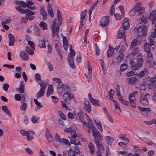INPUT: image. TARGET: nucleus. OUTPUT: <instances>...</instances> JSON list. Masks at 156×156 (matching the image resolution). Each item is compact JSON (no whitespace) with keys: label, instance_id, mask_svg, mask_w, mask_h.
Instances as JSON below:
<instances>
[{"label":"nucleus","instance_id":"72a5a7b5","mask_svg":"<svg viewBox=\"0 0 156 156\" xmlns=\"http://www.w3.org/2000/svg\"><path fill=\"white\" fill-rule=\"evenodd\" d=\"M41 28L43 30H46L47 29L48 26L46 23L44 22H41L39 24Z\"/></svg>","mask_w":156,"mask_h":156},{"label":"nucleus","instance_id":"6e6552de","mask_svg":"<svg viewBox=\"0 0 156 156\" xmlns=\"http://www.w3.org/2000/svg\"><path fill=\"white\" fill-rule=\"evenodd\" d=\"M84 109L88 113H90L91 110V105L89 101L87 99H85L84 101Z\"/></svg>","mask_w":156,"mask_h":156},{"label":"nucleus","instance_id":"a18cd8bd","mask_svg":"<svg viewBox=\"0 0 156 156\" xmlns=\"http://www.w3.org/2000/svg\"><path fill=\"white\" fill-rule=\"evenodd\" d=\"M106 140L108 144H111L114 140L110 136H107L106 137Z\"/></svg>","mask_w":156,"mask_h":156},{"label":"nucleus","instance_id":"e2e57ef3","mask_svg":"<svg viewBox=\"0 0 156 156\" xmlns=\"http://www.w3.org/2000/svg\"><path fill=\"white\" fill-rule=\"evenodd\" d=\"M9 87V84L7 83H5L3 84L2 88L4 91L7 92L8 91Z\"/></svg>","mask_w":156,"mask_h":156},{"label":"nucleus","instance_id":"864d4df0","mask_svg":"<svg viewBox=\"0 0 156 156\" xmlns=\"http://www.w3.org/2000/svg\"><path fill=\"white\" fill-rule=\"evenodd\" d=\"M96 6H95V5H94V4H93L91 7L90 9L89 10V15L90 19H91V14H92V11L94 10V8L96 7Z\"/></svg>","mask_w":156,"mask_h":156},{"label":"nucleus","instance_id":"052dcab7","mask_svg":"<svg viewBox=\"0 0 156 156\" xmlns=\"http://www.w3.org/2000/svg\"><path fill=\"white\" fill-rule=\"evenodd\" d=\"M144 8L143 7L140 8L139 9H136V10L138 11V15H141L144 12Z\"/></svg>","mask_w":156,"mask_h":156},{"label":"nucleus","instance_id":"f3484780","mask_svg":"<svg viewBox=\"0 0 156 156\" xmlns=\"http://www.w3.org/2000/svg\"><path fill=\"white\" fill-rule=\"evenodd\" d=\"M47 10L49 15L51 17H53L54 16V13L52 10V5L50 3L48 4Z\"/></svg>","mask_w":156,"mask_h":156},{"label":"nucleus","instance_id":"9b49d317","mask_svg":"<svg viewBox=\"0 0 156 156\" xmlns=\"http://www.w3.org/2000/svg\"><path fill=\"white\" fill-rule=\"evenodd\" d=\"M87 14V10H85L83 11L81 13L80 15V24L81 26L80 27V28L81 27H82L83 25V23L84 20L85 19V17Z\"/></svg>","mask_w":156,"mask_h":156},{"label":"nucleus","instance_id":"774afa93","mask_svg":"<svg viewBox=\"0 0 156 156\" xmlns=\"http://www.w3.org/2000/svg\"><path fill=\"white\" fill-rule=\"evenodd\" d=\"M68 154L69 156H75V153L71 148L69 150Z\"/></svg>","mask_w":156,"mask_h":156},{"label":"nucleus","instance_id":"603ef678","mask_svg":"<svg viewBox=\"0 0 156 156\" xmlns=\"http://www.w3.org/2000/svg\"><path fill=\"white\" fill-rule=\"evenodd\" d=\"M127 68V64L124 63L122 64L120 66V71L123 72L126 70Z\"/></svg>","mask_w":156,"mask_h":156},{"label":"nucleus","instance_id":"20e7f679","mask_svg":"<svg viewBox=\"0 0 156 156\" xmlns=\"http://www.w3.org/2000/svg\"><path fill=\"white\" fill-rule=\"evenodd\" d=\"M93 136L94 137L95 141L98 143V141H102V137L99 131L94 126H92Z\"/></svg>","mask_w":156,"mask_h":156},{"label":"nucleus","instance_id":"13d9d810","mask_svg":"<svg viewBox=\"0 0 156 156\" xmlns=\"http://www.w3.org/2000/svg\"><path fill=\"white\" fill-rule=\"evenodd\" d=\"M154 32L152 33L150 37V38L154 39L156 37V27H154Z\"/></svg>","mask_w":156,"mask_h":156},{"label":"nucleus","instance_id":"a19ab883","mask_svg":"<svg viewBox=\"0 0 156 156\" xmlns=\"http://www.w3.org/2000/svg\"><path fill=\"white\" fill-rule=\"evenodd\" d=\"M34 101L35 104L38 106V107H37L35 108L36 111L38 110L41 107H42V105L36 99H34Z\"/></svg>","mask_w":156,"mask_h":156},{"label":"nucleus","instance_id":"680f3d73","mask_svg":"<svg viewBox=\"0 0 156 156\" xmlns=\"http://www.w3.org/2000/svg\"><path fill=\"white\" fill-rule=\"evenodd\" d=\"M58 113L61 119H62L65 120H66V117L64 114H63L61 111H58Z\"/></svg>","mask_w":156,"mask_h":156},{"label":"nucleus","instance_id":"69168bd1","mask_svg":"<svg viewBox=\"0 0 156 156\" xmlns=\"http://www.w3.org/2000/svg\"><path fill=\"white\" fill-rule=\"evenodd\" d=\"M25 13L26 15H34V12L28 9H26Z\"/></svg>","mask_w":156,"mask_h":156},{"label":"nucleus","instance_id":"79ce46f5","mask_svg":"<svg viewBox=\"0 0 156 156\" xmlns=\"http://www.w3.org/2000/svg\"><path fill=\"white\" fill-rule=\"evenodd\" d=\"M87 67L88 70H89V76H90V77L91 78V77L92 70L91 67L90 66V63L88 61H87Z\"/></svg>","mask_w":156,"mask_h":156},{"label":"nucleus","instance_id":"473e14b6","mask_svg":"<svg viewBox=\"0 0 156 156\" xmlns=\"http://www.w3.org/2000/svg\"><path fill=\"white\" fill-rule=\"evenodd\" d=\"M89 101L94 105L99 106V101L94 98H89Z\"/></svg>","mask_w":156,"mask_h":156},{"label":"nucleus","instance_id":"338daca9","mask_svg":"<svg viewBox=\"0 0 156 156\" xmlns=\"http://www.w3.org/2000/svg\"><path fill=\"white\" fill-rule=\"evenodd\" d=\"M78 136V135L75 132L73 131L71 133V137L70 138V139H75L76 137H77V136Z\"/></svg>","mask_w":156,"mask_h":156},{"label":"nucleus","instance_id":"f8f14e48","mask_svg":"<svg viewBox=\"0 0 156 156\" xmlns=\"http://www.w3.org/2000/svg\"><path fill=\"white\" fill-rule=\"evenodd\" d=\"M126 29L123 27H121L118 31L117 38L121 39L123 37Z\"/></svg>","mask_w":156,"mask_h":156},{"label":"nucleus","instance_id":"39448f33","mask_svg":"<svg viewBox=\"0 0 156 156\" xmlns=\"http://www.w3.org/2000/svg\"><path fill=\"white\" fill-rule=\"evenodd\" d=\"M61 86L66 93L63 94L64 98H73V95L70 92L71 91V89L69 86L65 85L64 84L61 85Z\"/></svg>","mask_w":156,"mask_h":156},{"label":"nucleus","instance_id":"f704fd0d","mask_svg":"<svg viewBox=\"0 0 156 156\" xmlns=\"http://www.w3.org/2000/svg\"><path fill=\"white\" fill-rule=\"evenodd\" d=\"M113 98H110V99L114 102L115 109L118 112H120L121 109L119 107V103L116 101L113 100Z\"/></svg>","mask_w":156,"mask_h":156},{"label":"nucleus","instance_id":"e433bc0d","mask_svg":"<svg viewBox=\"0 0 156 156\" xmlns=\"http://www.w3.org/2000/svg\"><path fill=\"white\" fill-rule=\"evenodd\" d=\"M38 46L41 48H45L46 46L45 44V41L44 39L40 40L39 42Z\"/></svg>","mask_w":156,"mask_h":156},{"label":"nucleus","instance_id":"393cba45","mask_svg":"<svg viewBox=\"0 0 156 156\" xmlns=\"http://www.w3.org/2000/svg\"><path fill=\"white\" fill-rule=\"evenodd\" d=\"M53 92V86L49 85L48 87L46 95L47 97H49Z\"/></svg>","mask_w":156,"mask_h":156},{"label":"nucleus","instance_id":"9d476101","mask_svg":"<svg viewBox=\"0 0 156 156\" xmlns=\"http://www.w3.org/2000/svg\"><path fill=\"white\" fill-rule=\"evenodd\" d=\"M15 100L16 101H21V102L23 103L21 107V109L23 111H25L27 108V104L24 103L25 102V98H15Z\"/></svg>","mask_w":156,"mask_h":156},{"label":"nucleus","instance_id":"a211bd4d","mask_svg":"<svg viewBox=\"0 0 156 156\" xmlns=\"http://www.w3.org/2000/svg\"><path fill=\"white\" fill-rule=\"evenodd\" d=\"M72 98H66L65 99H64L63 100H62L61 102H62V106L66 108H67L68 106L66 104H69Z\"/></svg>","mask_w":156,"mask_h":156},{"label":"nucleus","instance_id":"ddd939ff","mask_svg":"<svg viewBox=\"0 0 156 156\" xmlns=\"http://www.w3.org/2000/svg\"><path fill=\"white\" fill-rule=\"evenodd\" d=\"M138 108L141 111V113L144 114V113L146 114L145 115H147V113L149 112H150L151 111V109L150 108H143L140 106H138Z\"/></svg>","mask_w":156,"mask_h":156},{"label":"nucleus","instance_id":"2eb2a0df","mask_svg":"<svg viewBox=\"0 0 156 156\" xmlns=\"http://www.w3.org/2000/svg\"><path fill=\"white\" fill-rule=\"evenodd\" d=\"M34 4V2L30 1H27L26 2L27 7L31 10L35 9L36 6Z\"/></svg>","mask_w":156,"mask_h":156},{"label":"nucleus","instance_id":"7c9ffc66","mask_svg":"<svg viewBox=\"0 0 156 156\" xmlns=\"http://www.w3.org/2000/svg\"><path fill=\"white\" fill-rule=\"evenodd\" d=\"M151 46L149 43H145L144 46V51L147 52H151Z\"/></svg>","mask_w":156,"mask_h":156},{"label":"nucleus","instance_id":"c756f323","mask_svg":"<svg viewBox=\"0 0 156 156\" xmlns=\"http://www.w3.org/2000/svg\"><path fill=\"white\" fill-rule=\"evenodd\" d=\"M2 109L4 112L7 114L10 117H11V112L8 109L7 106H3L2 107Z\"/></svg>","mask_w":156,"mask_h":156},{"label":"nucleus","instance_id":"423d86ee","mask_svg":"<svg viewBox=\"0 0 156 156\" xmlns=\"http://www.w3.org/2000/svg\"><path fill=\"white\" fill-rule=\"evenodd\" d=\"M109 18L108 16H104L101 19L100 25L102 27H104L107 26L109 22Z\"/></svg>","mask_w":156,"mask_h":156},{"label":"nucleus","instance_id":"de8ad7c7","mask_svg":"<svg viewBox=\"0 0 156 156\" xmlns=\"http://www.w3.org/2000/svg\"><path fill=\"white\" fill-rule=\"evenodd\" d=\"M44 94V90L40 89L39 91L37 94L36 96L37 97H40L43 96Z\"/></svg>","mask_w":156,"mask_h":156},{"label":"nucleus","instance_id":"c85d7f7f","mask_svg":"<svg viewBox=\"0 0 156 156\" xmlns=\"http://www.w3.org/2000/svg\"><path fill=\"white\" fill-rule=\"evenodd\" d=\"M38 84L40 85L41 89L45 90L47 86V84L41 80L38 81Z\"/></svg>","mask_w":156,"mask_h":156},{"label":"nucleus","instance_id":"cd10ccee","mask_svg":"<svg viewBox=\"0 0 156 156\" xmlns=\"http://www.w3.org/2000/svg\"><path fill=\"white\" fill-rule=\"evenodd\" d=\"M141 42H140L137 41V40L136 39H134L131 43V45L130 46V48L131 50L134 49V48H135L137 46V44H140Z\"/></svg>","mask_w":156,"mask_h":156},{"label":"nucleus","instance_id":"ea45409f","mask_svg":"<svg viewBox=\"0 0 156 156\" xmlns=\"http://www.w3.org/2000/svg\"><path fill=\"white\" fill-rule=\"evenodd\" d=\"M124 57V54L122 53H120L119 55V56L117 58V63H120L123 60Z\"/></svg>","mask_w":156,"mask_h":156},{"label":"nucleus","instance_id":"4c0bfd02","mask_svg":"<svg viewBox=\"0 0 156 156\" xmlns=\"http://www.w3.org/2000/svg\"><path fill=\"white\" fill-rule=\"evenodd\" d=\"M55 49H56L57 51L58 52V53L61 58V60H62V54L61 52L60 51V48L59 47V46L58 45V44H56L55 45Z\"/></svg>","mask_w":156,"mask_h":156},{"label":"nucleus","instance_id":"6e6d98bb","mask_svg":"<svg viewBox=\"0 0 156 156\" xmlns=\"http://www.w3.org/2000/svg\"><path fill=\"white\" fill-rule=\"evenodd\" d=\"M78 115L80 119V120L82 122H83L84 120L83 119L84 115L83 113L82 112H79L78 113Z\"/></svg>","mask_w":156,"mask_h":156},{"label":"nucleus","instance_id":"5fc2aeb1","mask_svg":"<svg viewBox=\"0 0 156 156\" xmlns=\"http://www.w3.org/2000/svg\"><path fill=\"white\" fill-rule=\"evenodd\" d=\"M26 51L28 54L30 55H33L34 54L33 50H32L30 47H26Z\"/></svg>","mask_w":156,"mask_h":156},{"label":"nucleus","instance_id":"49530a36","mask_svg":"<svg viewBox=\"0 0 156 156\" xmlns=\"http://www.w3.org/2000/svg\"><path fill=\"white\" fill-rule=\"evenodd\" d=\"M57 90L58 93V94L60 95L62 94L63 92V89H62V88L61 86V85L59 84L57 86Z\"/></svg>","mask_w":156,"mask_h":156},{"label":"nucleus","instance_id":"37998d69","mask_svg":"<svg viewBox=\"0 0 156 156\" xmlns=\"http://www.w3.org/2000/svg\"><path fill=\"white\" fill-rule=\"evenodd\" d=\"M16 9L20 12L21 13H25L26 9L24 10L20 6H18L15 7Z\"/></svg>","mask_w":156,"mask_h":156},{"label":"nucleus","instance_id":"58836bf2","mask_svg":"<svg viewBox=\"0 0 156 156\" xmlns=\"http://www.w3.org/2000/svg\"><path fill=\"white\" fill-rule=\"evenodd\" d=\"M70 141L71 143L72 144H74L76 146L80 145V142L79 140L77 139H70Z\"/></svg>","mask_w":156,"mask_h":156},{"label":"nucleus","instance_id":"4be33fe9","mask_svg":"<svg viewBox=\"0 0 156 156\" xmlns=\"http://www.w3.org/2000/svg\"><path fill=\"white\" fill-rule=\"evenodd\" d=\"M148 72L146 69H144L143 70L141 71L138 74V76L140 78H141L145 76H147Z\"/></svg>","mask_w":156,"mask_h":156},{"label":"nucleus","instance_id":"aec40b11","mask_svg":"<svg viewBox=\"0 0 156 156\" xmlns=\"http://www.w3.org/2000/svg\"><path fill=\"white\" fill-rule=\"evenodd\" d=\"M9 45L13 46L14 43L15 41V38L14 36L12 34H9Z\"/></svg>","mask_w":156,"mask_h":156},{"label":"nucleus","instance_id":"4d7b16f0","mask_svg":"<svg viewBox=\"0 0 156 156\" xmlns=\"http://www.w3.org/2000/svg\"><path fill=\"white\" fill-rule=\"evenodd\" d=\"M129 98V101L130 103L131 106L133 108H135L136 107V104L134 102V100L132 98Z\"/></svg>","mask_w":156,"mask_h":156},{"label":"nucleus","instance_id":"c9c22d12","mask_svg":"<svg viewBox=\"0 0 156 156\" xmlns=\"http://www.w3.org/2000/svg\"><path fill=\"white\" fill-rule=\"evenodd\" d=\"M114 49L113 48H112L110 45L109 47V49L108 50L107 54L108 57L112 56L113 54Z\"/></svg>","mask_w":156,"mask_h":156},{"label":"nucleus","instance_id":"f03ea898","mask_svg":"<svg viewBox=\"0 0 156 156\" xmlns=\"http://www.w3.org/2000/svg\"><path fill=\"white\" fill-rule=\"evenodd\" d=\"M130 63L131 65L132 69L134 70H136L142 67L144 64V59L137 58V63L131 59L130 61Z\"/></svg>","mask_w":156,"mask_h":156},{"label":"nucleus","instance_id":"2f4dec72","mask_svg":"<svg viewBox=\"0 0 156 156\" xmlns=\"http://www.w3.org/2000/svg\"><path fill=\"white\" fill-rule=\"evenodd\" d=\"M27 135V138L28 140L30 141L33 139L34 138V133L32 131H29L28 132Z\"/></svg>","mask_w":156,"mask_h":156},{"label":"nucleus","instance_id":"4468645a","mask_svg":"<svg viewBox=\"0 0 156 156\" xmlns=\"http://www.w3.org/2000/svg\"><path fill=\"white\" fill-rule=\"evenodd\" d=\"M68 59L70 67L73 69L75 68L76 67L74 63V58L73 56L71 55L68 56Z\"/></svg>","mask_w":156,"mask_h":156},{"label":"nucleus","instance_id":"412c9836","mask_svg":"<svg viewBox=\"0 0 156 156\" xmlns=\"http://www.w3.org/2000/svg\"><path fill=\"white\" fill-rule=\"evenodd\" d=\"M128 83L131 85H133L137 81V79L135 77L132 76L127 79Z\"/></svg>","mask_w":156,"mask_h":156},{"label":"nucleus","instance_id":"f257e3e1","mask_svg":"<svg viewBox=\"0 0 156 156\" xmlns=\"http://www.w3.org/2000/svg\"><path fill=\"white\" fill-rule=\"evenodd\" d=\"M56 17L57 20L56 19L54 20L51 26V28L52 37H56V38L58 39L59 37L60 26L62 25V18L59 10H57Z\"/></svg>","mask_w":156,"mask_h":156},{"label":"nucleus","instance_id":"a878e982","mask_svg":"<svg viewBox=\"0 0 156 156\" xmlns=\"http://www.w3.org/2000/svg\"><path fill=\"white\" fill-rule=\"evenodd\" d=\"M88 146L90 153L92 154H94L95 152V149L93 143L91 142H90L88 144Z\"/></svg>","mask_w":156,"mask_h":156},{"label":"nucleus","instance_id":"3c124183","mask_svg":"<svg viewBox=\"0 0 156 156\" xmlns=\"http://www.w3.org/2000/svg\"><path fill=\"white\" fill-rule=\"evenodd\" d=\"M140 101L143 104L146 105L148 103V101L147 98H141Z\"/></svg>","mask_w":156,"mask_h":156},{"label":"nucleus","instance_id":"1a4fd4ad","mask_svg":"<svg viewBox=\"0 0 156 156\" xmlns=\"http://www.w3.org/2000/svg\"><path fill=\"white\" fill-rule=\"evenodd\" d=\"M40 12L41 15L42 16V20L44 21L46 20L47 19L48 15L44 6L40 8Z\"/></svg>","mask_w":156,"mask_h":156},{"label":"nucleus","instance_id":"0eeeda50","mask_svg":"<svg viewBox=\"0 0 156 156\" xmlns=\"http://www.w3.org/2000/svg\"><path fill=\"white\" fill-rule=\"evenodd\" d=\"M149 19L152 21V23L155 24V27H156V10H154L151 12Z\"/></svg>","mask_w":156,"mask_h":156},{"label":"nucleus","instance_id":"8fccbe9b","mask_svg":"<svg viewBox=\"0 0 156 156\" xmlns=\"http://www.w3.org/2000/svg\"><path fill=\"white\" fill-rule=\"evenodd\" d=\"M138 21H140L139 23H140L141 21L144 23L145 24L147 23V19L146 17L143 16L141 19L140 18L137 20Z\"/></svg>","mask_w":156,"mask_h":156},{"label":"nucleus","instance_id":"7ed1b4c3","mask_svg":"<svg viewBox=\"0 0 156 156\" xmlns=\"http://www.w3.org/2000/svg\"><path fill=\"white\" fill-rule=\"evenodd\" d=\"M141 24L139 23L138 24L139 27L138 28H136L134 29L135 31L137 32L138 36H143L146 35V27L145 25H143V26H141Z\"/></svg>","mask_w":156,"mask_h":156},{"label":"nucleus","instance_id":"0e129e2a","mask_svg":"<svg viewBox=\"0 0 156 156\" xmlns=\"http://www.w3.org/2000/svg\"><path fill=\"white\" fill-rule=\"evenodd\" d=\"M114 11H115V8H114V5H112L110 8V14L112 16L114 13Z\"/></svg>","mask_w":156,"mask_h":156},{"label":"nucleus","instance_id":"bb28decb","mask_svg":"<svg viewBox=\"0 0 156 156\" xmlns=\"http://www.w3.org/2000/svg\"><path fill=\"white\" fill-rule=\"evenodd\" d=\"M20 56L21 58L23 60H28V56L24 51H23L20 52Z\"/></svg>","mask_w":156,"mask_h":156},{"label":"nucleus","instance_id":"09e8293b","mask_svg":"<svg viewBox=\"0 0 156 156\" xmlns=\"http://www.w3.org/2000/svg\"><path fill=\"white\" fill-rule=\"evenodd\" d=\"M74 130V128L72 126H70V127L65 129L64 130V132L66 133H72Z\"/></svg>","mask_w":156,"mask_h":156},{"label":"nucleus","instance_id":"c03bdc74","mask_svg":"<svg viewBox=\"0 0 156 156\" xmlns=\"http://www.w3.org/2000/svg\"><path fill=\"white\" fill-rule=\"evenodd\" d=\"M116 90L118 96L119 98H122L120 92V87L118 84L117 85Z\"/></svg>","mask_w":156,"mask_h":156},{"label":"nucleus","instance_id":"dca6fc26","mask_svg":"<svg viewBox=\"0 0 156 156\" xmlns=\"http://www.w3.org/2000/svg\"><path fill=\"white\" fill-rule=\"evenodd\" d=\"M102 141H100V140L98 141V143H97V142H95V144L97 146H98V150L97 152H98V153H101V151H103L104 149V147L102 145Z\"/></svg>","mask_w":156,"mask_h":156},{"label":"nucleus","instance_id":"bf43d9fd","mask_svg":"<svg viewBox=\"0 0 156 156\" xmlns=\"http://www.w3.org/2000/svg\"><path fill=\"white\" fill-rule=\"evenodd\" d=\"M46 136L48 141H51L52 139V136L48 131H47Z\"/></svg>","mask_w":156,"mask_h":156},{"label":"nucleus","instance_id":"6ab92c4d","mask_svg":"<svg viewBox=\"0 0 156 156\" xmlns=\"http://www.w3.org/2000/svg\"><path fill=\"white\" fill-rule=\"evenodd\" d=\"M153 55L151 52H147V58H146V62L147 63H150L153 60Z\"/></svg>","mask_w":156,"mask_h":156},{"label":"nucleus","instance_id":"b1692460","mask_svg":"<svg viewBox=\"0 0 156 156\" xmlns=\"http://www.w3.org/2000/svg\"><path fill=\"white\" fill-rule=\"evenodd\" d=\"M123 27L126 29L129 27V24L128 21V18H125L122 24Z\"/></svg>","mask_w":156,"mask_h":156},{"label":"nucleus","instance_id":"5701e85b","mask_svg":"<svg viewBox=\"0 0 156 156\" xmlns=\"http://www.w3.org/2000/svg\"><path fill=\"white\" fill-rule=\"evenodd\" d=\"M24 81H23L20 82V88H17V90L20 93L22 94L24 92Z\"/></svg>","mask_w":156,"mask_h":156}]
</instances>
